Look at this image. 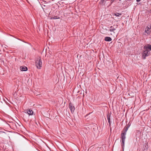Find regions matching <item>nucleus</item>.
Returning a JSON list of instances; mask_svg holds the SVG:
<instances>
[{
  "label": "nucleus",
  "instance_id": "nucleus-1",
  "mask_svg": "<svg viewBox=\"0 0 151 151\" xmlns=\"http://www.w3.org/2000/svg\"><path fill=\"white\" fill-rule=\"evenodd\" d=\"M35 65L37 68L40 69L42 66V62L41 58H38L35 61Z\"/></svg>",
  "mask_w": 151,
  "mask_h": 151
},
{
  "label": "nucleus",
  "instance_id": "nucleus-2",
  "mask_svg": "<svg viewBox=\"0 0 151 151\" xmlns=\"http://www.w3.org/2000/svg\"><path fill=\"white\" fill-rule=\"evenodd\" d=\"M144 49V51L142 53V57L143 59H145L146 57L148 56L149 55L150 52L148 50H147L146 49Z\"/></svg>",
  "mask_w": 151,
  "mask_h": 151
},
{
  "label": "nucleus",
  "instance_id": "nucleus-3",
  "mask_svg": "<svg viewBox=\"0 0 151 151\" xmlns=\"http://www.w3.org/2000/svg\"><path fill=\"white\" fill-rule=\"evenodd\" d=\"M126 134L125 133H123L121 134V138L122 139V146L123 148L124 147V142L125 140V139H126Z\"/></svg>",
  "mask_w": 151,
  "mask_h": 151
},
{
  "label": "nucleus",
  "instance_id": "nucleus-4",
  "mask_svg": "<svg viewBox=\"0 0 151 151\" xmlns=\"http://www.w3.org/2000/svg\"><path fill=\"white\" fill-rule=\"evenodd\" d=\"M151 29V24L148 25L145 28V32L147 34L149 35L150 33Z\"/></svg>",
  "mask_w": 151,
  "mask_h": 151
},
{
  "label": "nucleus",
  "instance_id": "nucleus-5",
  "mask_svg": "<svg viewBox=\"0 0 151 151\" xmlns=\"http://www.w3.org/2000/svg\"><path fill=\"white\" fill-rule=\"evenodd\" d=\"M144 49H146L150 52V51H151V45L148 44L145 45L144 47Z\"/></svg>",
  "mask_w": 151,
  "mask_h": 151
},
{
  "label": "nucleus",
  "instance_id": "nucleus-6",
  "mask_svg": "<svg viewBox=\"0 0 151 151\" xmlns=\"http://www.w3.org/2000/svg\"><path fill=\"white\" fill-rule=\"evenodd\" d=\"M69 108L71 112L73 113L74 112V111L75 109V108L74 106H73L72 104L71 103H70L69 104Z\"/></svg>",
  "mask_w": 151,
  "mask_h": 151
},
{
  "label": "nucleus",
  "instance_id": "nucleus-7",
  "mask_svg": "<svg viewBox=\"0 0 151 151\" xmlns=\"http://www.w3.org/2000/svg\"><path fill=\"white\" fill-rule=\"evenodd\" d=\"M25 113H27L29 115H32L33 114V111L32 110L29 109Z\"/></svg>",
  "mask_w": 151,
  "mask_h": 151
},
{
  "label": "nucleus",
  "instance_id": "nucleus-8",
  "mask_svg": "<svg viewBox=\"0 0 151 151\" xmlns=\"http://www.w3.org/2000/svg\"><path fill=\"white\" fill-rule=\"evenodd\" d=\"M20 69L22 71H26L27 70V68L25 66H21L20 67Z\"/></svg>",
  "mask_w": 151,
  "mask_h": 151
},
{
  "label": "nucleus",
  "instance_id": "nucleus-9",
  "mask_svg": "<svg viewBox=\"0 0 151 151\" xmlns=\"http://www.w3.org/2000/svg\"><path fill=\"white\" fill-rule=\"evenodd\" d=\"M107 120H108V122L109 123V126H110L111 124V122L110 120V115L109 114H107Z\"/></svg>",
  "mask_w": 151,
  "mask_h": 151
},
{
  "label": "nucleus",
  "instance_id": "nucleus-10",
  "mask_svg": "<svg viewBox=\"0 0 151 151\" xmlns=\"http://www.w3.org/2000/svg\"><path fill=\"white\" fill-rule=\"evenodd\" d=\"M111 38L109 37H106L105 38L104 40L106 41L110 42L111 40Z\"/></svg>",
  "mask_w": 151,
  "mask_h": 151
},
{
  "label": "nucleus",
  "instance_id": "nucleus-11",
  "mask_svg": "<svg viewBox=\"0 0 151 151\" xmlns=\"http://www.w3.org/2000/svg\"><path fill=\"white\" fill-rule=\"evenodd\" d=\"M129 126H127L126 127H125L123 131V133H125L126 134V132H127V130L128 129V128L129 127Z\"/></svg>",
  "mask_w": 151,
  "mask_h": 151
},
{
  "label": "nucleus",
  "instance_id": "nucleus-12",
  "mask_svg": "<svg viewBox=\"0 0 151 151\" xmlns=\"http://www.w3.org/2000/svg\"><path fill=\"white\" fill-rule=\"evenodd\" d=\"M116 27H114L111 26L109 29V31L110 32H114V31L116 29Z\"/></svg>",
  "mask_w": 151,
  "mask_h": 151
},
{
  "label": "nucleus",
  "instance_id": "nucleus-13",
  "mask_svg": "<svg viewBox=\"0 0 151 151\" xmlns=\"http://www.w3.org/2000/svg\"><path fill=\"white\" fill-rule=\"evenodd\" d=\"M121 15V14L117 13L115 14V15L116 17H119Z\"/></svg>",
  "mask_w": 151,
  "mask_h": 151
},
{
  "label": "nucleus",
  "instance_id": "nucleus-14",
  "mask_svg": "<svg viewBox=\"0 0 151 151\" xmlns=\"http://www.w3.org/2000/svg\"><path fill=\"white\" fill-rule=\"evenodd\" d=\"M141 0H136V1L137 2L140 1Z\"/></svg>",
  "mask_w": 151,
  "mask_h": 151
},
{
  "label": "nucleus",
  "instance_id": "nucleus-15",
  "mask_svg": "<svg viewBox=\"0 0 151 151\" xmlns=\"http://www.w3.org/2000/svg\"><path fill=\"white\" fill-rule=\"evenodd\" d=\"M51 19H56V18H55V17H52V18H51Z\"/></svg>",
  "mask_w": 151,
  "mask_h": 151
},
{
  "label": "nucleus",
  "instance_id": "nucleus-16",
  "mask_svg": "<svg viewBox=\"0 0 151 151\" xmlns=\"http://www.w3.org/2000/svg\"><path fill=\"white\" fill-rule=\"evenodd\" d=\"M104 0H101V1L102 2V3H103Z\"/></svg>",
  "mask_w": 151,
  "mask_h": 151
},
{
  "label": "nucleus",
  "instance_id": "nucleus-17",
  "mask_svg": "<svg viewBox=\"0 0 151 151\" xmlns=\"http://www.w3.org/2000/svg\"><path fill=\"white\" fill-rule=\"evenodd\" d=\"M0 132H2L0 131Z\"/></svg>",
  "mask_w": 151,
  "mask_h": 151
},
{
  "label": "nucleus",
  "instance_id": "nucleus-18",
  "mask_svg": "<svg viewBox=\"0 0 151 151\" xmlns=\"http://www.w3.org/2000/svg\"><path fill=\"white\" fill-rule=\"evenodd\" d=\"M119 0V1H121L122 0Z\"/></svg>",
  "mask_w": 151,
  "mask_h": 151
}]
</instances>
